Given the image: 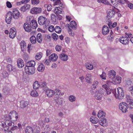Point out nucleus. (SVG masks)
Wrapping results in <instances>:
<instances>
[{
  "instance_id": "f257e3e1",
  "label": "nucleus",
  "mask_w": 133,
  "mask_h": 133,
  "mask_svg": "<svg viewBox=\"0 0 133 133\" xmlns=\"http://www.w3.org/2000/svg\"><path fill=\"white\" fill-rule=\"evenodd\" d=\"M38 22L40 25H44L46 27L48 26L50 24V22L49 20L45 17L42 16L39 17L38 19Z\"/></svg>"
},
{
  "instance_id": "f03ea898",
  "label": "nucleus",
  "mask_w": 133,
  "mask_h": 133,
  "mask_svg": "<svg viewBox=\"0 0 133 133\" xmlns=\"http://www.w3.org/2000/svg\"><path fill=\"white\" fill-rule=\"evenodd\" d=\"M117 93L115 91L114 93V95L117 98L119 99H122L124 96V92L122 88L118 87L117 89Z\"/></svg>"
},
{
  "instance_id": "7ed1b4c3",
  "label": "nucleus",
  "mask_w": 133,
  "mask_h": 133,
  "mask_svg": "<svg viewBox=\"0 0 133 133\" xmlns=\"http://www.w3.org/2000/svg\"><path fill=\"white\" fill-rule=\"evenodd\" d=\"M131 35H132L131 34L128 35V37L126 36L121 37L119 38V41L123 45L128 44L129 42V38H130Z\"/></svg>"
},
{
  "instance_id": "20e7f679",
  "label": "nucleus",
  "mask_w": 133,
  "mask_h": 133,
  "mask_svg": "<svg viewBox=\"0 0 133 133\" xmlns=\"http://www.w3.org/2000/svg\"><path fill=\"white\" fill-rule=\"evenodd\" d=\"M9 117L10 119L14 121H16L18 118V114L17 112L15 111H12L9 113Z\"/></svg>"
},
{
  "instance_id": "39448f33",
  "label": "nucleus",
  "mask_w": 133,
  "mask_h": 133,
  "mask_svg": "<svg viewBox=\"0 0 133 133\" xmlns=\"http://www.w3.org/2000/svg\"><path fill=\"white\" fill-rule=\"evenodd\" d=\"M119 108L120 110L123 113H126L128 111L127 110L129 108L128 105L125 103L122 102L119 104Z\"/></svg>"
},
{
  "instance_id": "423d86ee",
  "label": "nucleus",
  "mask_w": 133,
  "mask_h": 133,
  "mask_svg": "<svg viewBox=\"0 0 133 133\" xmlns=\"http://www.w3.org/2000/svg\"><path fill=\"white\" fill-rule=\"evenodd\" d=\"M14 123L11 121L9 120H6L4 123V125L3 126V129H2L1 130L2 131L6 130H8L9 129V127L11 126L12 125H13Z\"/></svg>"
},
{
  "instance_id": "0eeeda50",
  "label": "nucleus",
  "mask_w": 133,
  "mask_h": 133,
  "mask_svg": "<svg viewBox=\"0 0 133 133\" xmlns=\"http://www.w3.org/2000/svg\"><path fill=\"white\" fill-rule=\"evenodd\" d=\"M35 69L34 67H25V72L29 75L34 74L35 72Z\"/></svg>"
},
{
  "instance_id": "6e6552de",
  "label": "nucleus",
  "mask_w": 133,
  "mask_h": 133,
  "mask_svg": "<svg viewBox=\"0 0 133 133\" xmlns=\"http://www.w3.org/2000/svg\"><path fill=\"white\" fill-rule=\"evenodd\" d=\"M12 17V12L10 11L8 12L6 15L5 18V21L7 24L11 23Z\"/></svg>"
},
{
  "instance_id": "1a4fd4ad",
  "label": "nucleus",
  "mask_w": 133,
  "mask_h": 133,
  "mask_svg": "<svg viewBox=\"0 0 133 133\" xmlns=\"http://www.w3.org/2000/svg\"><path fill=\"white\" fill-rule=\"evenodd\" d=\"M12 13V16L15 19H17L21 16L20 13L17 9H14Z\"/></svg>"
},
{
  "instance_id": "9d476101",
  "label": "nucleus",
  "mask_w": 133,
  "mask_h": 133,
  "mask_svg": "<svg viewBox=\"0 0 133 133\" xmlns=\"http://www.w3.org/2000/svg\"><path fill=\"white\" fill-rule=\"evenodd\" d=\"M16 29L14 28H11L10 30L9 34V37L11 38H13L16 36Z\"/></svg>"
},
{
  "instance_id": "9b49d317",
  "label": "nucleus",
  "mask_w": 133,
  "mask_h": 133,
  "mask_svg": "<svg viewBox=\"0 0 133 133\" xmlns=\"http://www.w3.org/2000/svg\"><path fill=\"white\" fill-rule=\"evenodd\" d=\"M42 10L41 8L34 7L31 9L30 12L33 14H39L41 12Z\"/></svg>"
},
{
  "instance_id": "f8f14e48",
  "label": "nucleus",
  "mask_w": 133,
  "mask_h": 133,
  "mask_svg": "<svg viewBox=\"0 0 133 133\" xmlns=\"http://www.w3.org/2000/svg\"><path fill=\"white\" fill-rule=\"evenodd\" d=\"M24 28L25 30L27 32H30L32 30L31 26L28 23H26L23 25Z\"/></svg>"
},
{
  "instance_id": "ddd939ff",
  "label": "nucleus",
  "mask_w": 133,
  "mask_h": 133,
  "mask_svg": "<svg viewBox=\"0 0 133 133\" xmlns=\"http://www.w3.org/2000/svg\"><path fill=\"white\" fill-rule=\"evenodd\" d=\"M54 91L53 90L50 89L46 90L45 91V94L47 97H51L54 96Z\"/></svg>"
},
{
  "instance_id": "4468645a",
  "label": "nucleus",
  "mask_w": 133,
  "mask_h": 133,
  "mask_svg": "<svg viewBox=\"0 0 133 133\" xmlns=\"http://www.w3.org/2000/svg\"><path fill=\"white\" fill-rule=\"evenodd\" d=\"M110 32L109 28L107 26L104 25L102 28V33L103 35L108 34Z\"/></svg>"
},
{
  "instance_id": "2eb2a0df",
  "label": "nucleus",
  "mask_w": 133,
  "mask_h": 133,
  "mask_svg": "<svg viewBox=\"0 0 133 133\" xmlns=\"http://www.w3.org/2000/svg\"><path fill=\"white\" fill-rule=\"evenodd\" d=\"M130 96L127 97V102L129 104L128 105V107L130 109H133V100L131 99Z\"/></svg>"
},
{
  "instance_id": "dca6fc26",
  "label": "nucleus",
  "mask_w": 133,
  "mask_h": 133,
  "mask_svg": "<svg viewBox=\"0 0 133 133\" xmlns=\"http://www.w3.org/2000/svg\"><path fill=\"white\" fill-rule=\"evenodd\" d=\"M107 14V17L109 19L110 18L113 17L114 16L115 14V12L113 10H110L108 11Z\"/></svg>"
},
{
  "instance_id": "f3484780",
  "label": "nucleus",
  "mask_w": 133,
  "mask_h": 133,
  "mask_svg": "<svg viewBox=\"0 0 133 133\" xmlns=\"http://www.w3.org/2000/svg\"><path fill=\"white\" fill-rule=\"evenodd\" d=\"M17 66L19 68H22L24 65L23 61L21 58H18L17 61Z\"/></svg>"
},
{
  "instance_id": "a211bd4d",
  "label": "nucleus",
  "mask_w": 133,
  "mask_h": 133,
  "mask_svg": "<svg viewBox=\"0 0 133 133\" xmlns=\"http://www.w3.org/2000/svg\"><path fill=\"white\" fill-rule=\"evenodd\" d=\"M30 24L32 28L36 29L38 26L37 21L34 19L32 20L31 21Z\"/></svg>"
},
{
  "instance_id": "6ab92c4d",
  "label": "nucleus",
  "mask_w": 133,
  "mask_h": 133,
  "mask_svg": "<svg viewBox=\"0 0 133 133\" xmlns=\"http://www.w3.org/2000/svg\"><path fill=\"white\" fill-rule=\"evenodd\" d=\"M20 44L22 51L24 52L26 47L25 42L24 41H22L21 42Z\"/></svg>"
},
{
  "instance_id": "aec40b11",
  "label": "nucleus",
  "mask_w": 133,
  "mask_h": 133,
  "mask_svg": "<svg viewBox=\"0 0 133 133\" xmlns=\"http://www.w3.org/2000/svg\"><path fill=\"white\" fill-rule=\"evenodd\" d=\"M116 75V72L114 70H111L108 73V75L110 78H114Z\"/></svg>"
},
{
  "instance_id": "412c9836",
  "label": "nucleus",
  "mask_w": 133,
  "mask_h": 133,
  "mask_svg": "<svg viewBox=\"0 0 133 133\" xmlns=\"http://www.w3.org/2000/svg\"><path fill=\"white\" fill-rule=\"evenodd\" d=\"M58 57L57 55L55 53L51 54L49 57V59L52 61H55L57 59Z\"/></svg>"
},
{
  "instance_id": "4be33fe9",
  "label": "nucleus",
  "mask_w": 133,
  "mask_h": 133,
  "mask_svg": "<svg viewBox=\"0 0 133 133\" xmlns=\"http://www.w3.org/2000/svg\"><path fill=\"white\" fill-rule=\"evenodd\" d=\"M92 75L91 74H88L86 76V79L87 82L88 83H91L92 82Z\"/></svg>"
},
{
  "instance_id": "5701e85b",
  "label": "nucleus",
  "mask_w": 133,
  "mask_h": 133,
  "mask_svg": "<svg viewBox=\"0 0 133 133\" xmlns=\"http://www.w3.org/2000/svg\"><path fill=\"white\" fill-rule=\"evenodd\" d=\"M60 58L63 61H66L68 59V55L64 53L61 54L59 55Z\"/></svg>"
},
{
  "instance_id": "b1692460",
  "label": "nucleus",
  "mask_w": 133,
  "mask_h": 133,
  "mask_svg": "<svg viewBox=\"0 0 133 133\" xmlns=\"http://www.w3.org/2000/svg\"><path fill=\"white\" fill-rule=\"evenodd\" d=\"M30 8V6L29 4H26L22 6L20 10L21 11L24 12L27 10L29 9Z\"/></svg>"
},
{
  "instance_id": "393cba45",
  "label": "nucleus",
  "mask_w": 133,
  "mask_h": 133,
  "mask_svg": "<svg viewBox=\"0 0 133 133\" xmlns=\"http://www.w3.org/2000/svg\"><path fill=\"white\" fill-rule=\"evenodd\" d=\"M105 114L102 110H100L98 112L97 116L99 118H104Z\"/></svg>"
},
{
  "instance_id": "a878e982",
  "label": "nucleus",
  "mask_w": 133,
  "mask_h": 133,
  "mask_svg": "<svg viewBox=\"0 0 133 133\" xmlns=\"http://www.w3.org/2000/svg\"><path fill=\"white\" fill-rule=\"evenodd\" d=\"M36 40L39 43H41L43 41V36L41 33L37 34L36 36Z\"/></svg>"
},
{
  "instance_id": "bb28decb",
  "label": "nucleus",
  "mask_w": 133,
  "mask_h": 133,
  "mask_svg": "<svg viewBox=\"0 0 133 133\" xmlns=\"http://www.w3.org/2000/svg\"><path fill=\"white\" fill-rule=\"evenodd\" d=\"M35 64L36 63L34 61H31L26 63L25 67H34Z\"/></svg>"
},
{
  "instance_id": "cd10ccee",
  "label": "nucleus",
  "mask_w": 133,
  "mask_h": 133,
  "mask_svg": "<svg viewBox=\"0 0 133 133\" xmlns=\"http://www.w3.org/2000/svg\"><path fill=\"white\" fill-rule=\"evenodd\" d=\"M25 132V133H33V129L30 126H27L26 127Z\"/></svg>"
},
{
  "instance_id": "c85d7f7f",
  "label": "nucleus",
  "mask_w": 133,
  "mask_h": 133,
  "mask_svg": "<svg viewBox=\"0 0 133 133\" xmlns=\"http://www.w3.org/2000/svg\"><path fill=\"white\" fill-rule=\"evenodd\" d=\"M54 93L58 96H61L64 95V91H61L58 89H56L55 90Z\"/></svg>"
},
{
  "instance_id": "c756f323",
  "label": "nucleus",
  "mask_w": 133,
  "mask_h": 133,
  "mask_svg": "<svg viewBox=\"0 0 133 133\" xmlns=\"http://www.w3.org/2000/svg\"><path fill=\"white\" fill-rule=\"evenodd\" d=\"M90 120L91 122L94 124L97 123L98 121V118L95 116H91L90 118Z\"/></svg>"
},
{
  "instance_id": "7c9ffc66",
  "label": "nucleus",
  "mask_w": 133,
  "mask_h": 133,
  "mask_svg": "<svg viewBox=\"0 0 133 133\" xmlns=\"http://www.w3.org/2000/svg\"><path fill=\"white\" fill-rule=\"evenodd\" d=\"M45 69V66L42 63L40 64L39 65L37 69L39 72H42L44 71Z\"/></svg>"
},
{
  "instance_id": "2f4dec72",
  "label": "nucleus",
  "mask_w": 133,
  "mask_h": 133,
  "mask_svg": "<svg viewBox=\"0 0 133 133\" xmlns=\"http://www.w3.org/2000/svg\"><path fill=\"white\" fill-rule=\"evenodd\" d=\"M85 65L87 68L89 70H91L94 69L93 65L89 63H86Z\"/></svg>"
},
{
  "instance_id": "473e14b6",
  "label": "nucleus",
  "mask_w": 133,
  "mask_h": 133,
  "mask_svg": "<svg viewBox=\"0 0 133 133\" xmlns=\"http://www.w3.org/2000/svg\"><path fill=\"white\" fill-rule=\"evenodd\" d=\"M54 12L56 14H61L62 12V9L59 7H56L54 10Z\"/></svg>"
},
{
  "instance_id": "72a5a7b5",
  "label": "nucleus",
  "mask_w": 133,
  "mask_h": 133,
  "mask_svg": "<svg viewBox=\"0 0 133 133\" xmlns=\"http://www.w3.org/2000/svg\"><path fill=\"white\" fill-rule=\"evenodd\" d=\"M70 27L74 29H76L77 25L76 22L74 21H71L70 23Z\"/></svg>"
},
{
  "instance_id": "f704fd0d",
  "label": "nucleus",
  "mask_w": 133,
  "mask_h": 133,
  "mask_svg": "<svg viewBox=\"0 0 133 133\" xmlns=\"http://www.w3.org/2000/svg\"><path fill=\"white\" fill-rule=\"evenodd\" d=\"M40 86V85L37 81H36L34 83L33 87L34 89H38Z\"/></svg>"
},
{
  "instance_id": "c9c22d12",
  "label": "nucleus",
  "mask_w": 133,
  "mask_h": 133,
  "mask_svg": "<svg viewBox=\"0 0 133 133\" xmlns=\"http://www.w3.org/2000/svg\"><path fill=\"white\" fill-rule=\"evenodd\" d=\"M121 78L119 76H117L116 78L113 80L114 82L116 84H119L121 82Z\"/></svg>"
},
{
  "instance_id": "e433bc0d",
  "label": "nucleus",
  "mask_w": 133,
  "mask_h": 133,
  "mask_svg": "<svg viewBox=\"0 0 133 133\" xmlns=\"http://www.w3.org/2000/svg\"><path fill=\"white\" fill-rule=\"evenodd\" d=\"M29 104L28 101L22 102L21 103V107L22 108H24L27 106Z\"/></svg>"
},
{
  "instance_id": "4c0bfd02",
  "label": "nucleus",
  "mask_w": 133,
  "mask_h": 133,
  "mask_svg": "<svg viewBox=\"0 0 133 133\" xmlns=\"http://www.w3.org/2000/svg\"><path fill=\"white\" fill-rule=\"evenodd\" d=\"M43 54L42 52H40L37 53L35 56V58L37 60H39L42 57Z\"/></svg>"
},
{
  "instance_id": "58836bf2",
  "label": "nucleus",
  "mask_w": 133,
  "mask_h": 133,
  "mask_svg": "<svg viewBox=\"0 0 133 133\" xmlns=\"http://www.w3.org/2000/svg\"><path fill=\"white\" fill-rule=\"evenodd\" d=\"M30 40L31 43L35 44L36 42V39L34 36L32 35L30 37Z\"/></svg>"
},
{
  "instance_id": "ea45409f",
  "label": "nucleus",
  "mask_w": 133,
  "mask_h": 133,
  "mask_svg": "<svg viewBox=\"0 0 133 133\" xmlns=\"http://www.w3.org/2000/svg\"><path fill=\"white\" fill-rule=\"evenodd\" d=\"M55 31L57 33L59 34L61 32L62 29L59 26H56L55 28Z\"/></svg>"
},
{
  "instance_id": "a19ab883",
  "label": "nucleus",
  "mask_w": 133,
  "mask_h": 133,
  "mask_svg": "<svg viewBox=\"0 0 133 133\" xmlns=\"http://www.w3.org/2000/svg\"><path fill=\"white\" fill-rule=\"evenodd\" d=\"M30 95L32 97H36L38 95V94L36 90H33L31 91Z\"/></svg>"
},
{
  "instance_id": "79ce46f5",
  "label": "nucleus",
  "mask_w": 133,
  "mask_h": 133,
  "mask_svg": "<svg viewBox=\"0 0 133 133\" xmlns=\"http://www.w3.org/2000/svg\"><path fill=\"white\" fill-rule=\"evenodd\" d=\"M7 68L8 70L9 71H13L14 69V67L10 64H8L7 65Z\"/></svg>"
},
{
  "instance_id": "37998d69",
  "label": "nucleus",
  "mask_w": 133,
  "mask_h": 133,
  "mask_svg": "<svg viewBox=\"0 0 133 133\" xmlns=\"http://www.w3.org/2000/svg\"><path fill=\"white\" fill-rule=\"evenodd\" d=\"M97 1L98 3H102L105 4H109V2L107 0H97Z\"/></svg>"
},
{
  "instance_id": "c03bdc74",
  "label": "nucleus",
  "mask_w": 133,
  "mask_h": 133,
  "mask_svg": "<svg viewBox=\"0 0 133 133\" xmlns=\"http://www.w3.org/2000/svg\"><path fill=\"white\" fill-rule=\"evenodd\" d=\"M132 80H133V76L131 77L130 79H128L126 81V83L128 85H131L132 83H133V81H132Z\"/></svg>"
},
{
  "instance_id": "a18cd8bd",
  "label": "nucleus",
  "mask_w": 133,
  "mask_h": 133,
  "mask_svg": "<svg viewBox=\"0 0 133 133\" xmlns=\"http://www.w3.org/2000/svg\"><path fill=\"white\" fill-rule=\"evenodd\" d=\"M69 99L71 102H73L76 100V97L73 95H71L69 96Z\"/></svg>"
},
{
  "instance_id": "49530a36",
  "label": "nucleus",
  "mask_w": 133,
  "mask_h": 133,
  "mask_svg": "<svg viewBox=\"0 0 133 133\" xmlns=\"http://www.w3.org/2000/svg\"><path fill=\"white\" fill-rule=\"evenodd\" d=\"M98 83L96 81H95L94 82L93 84L92 85V87L93 89H95L98 86Z\"/></svg>"
},
{
  "instance_id": "de8ad7c7",
  "label": "nucleus",
  "mask_w": 133,
  "mask_h": 133,
  "mask_svg": "<svg viewBox=\"0 0 133 133\" xmlns=\"http://www.w3.org/2000/svg\"><path fill=\"white\" fill-rule=\"evenodd\" d=\"M101 120V122H100V124L102 126H104L103 125L104 124H105L106 123L107 120L105 118H103Z\"/></svg>"
},
{
  "instance_id": "09e8293b",
  "label": "nucleus",
  "mask_w": 133,
  "mask_h": 133,
  "mask_svg": "<svg viewBox=\"0 0 133 133\" xmlns=\"http://www.w3.org/2000/svg\"><path fill=\"white\" fill-rule=\"evenodd\" d=\"M30 1V0H22V1L17 3V4H26Z\"/></svg>"
},
{
  "instance_id": "8fccbe9b",
  "label": "nucleus",
  "mask_w": 133,
  "mask_h": 133,
  "mask_svg": "<svg viewBox=\"0 0 133 133\" xmlns=\"http://www.w3.org/2000/svg\"><path fill=\"white\" fill-rule=\"evenodd\" d=\"M48 30L50 32H52L55 31V28L53 25H51L48 27Z\"/></svg>"
},
{
  "instance_id": "3c124183",
  "label": "nucleus",
  "mask_w": 133,
  "mask_h": 133,
  "mask_svg": "<svg viewBox=\"0 0 133 133\" xmlns=\"http://www.w3.org/2000/svg\"><path fill=\"white\" fill-rule=\"evenodd\" d=\"M100 77L102 79L104 80L106 79V73L104 72H103L102 74L100 75Z\"/></svg>"
},
{
  "instance_id": "603ef678",
  "label": "nucleus",
  "mask_w": 133,
  "mask_h": 133,
  "mask_svg": "<svg viewBox=\"0 0 133 133\" xmlns=\"http://www.w3.org/2000/svg\"><path fill=\"white\" fill-rule=\"evenodd\" d=\"M52 36L54 40H57L58 38V36L55 33H54L52 35Z\"/></svg>"
},
{
  "instance_id": "864d4df0",
  "label": "nucleus",
  "mask_w": 133,
  "mask_h": 133,
  "mask_svg": "<svg viewBox=\"0 0 133 133\" xmlns=\"http://www.w3.org/2000/svg\"><path fill=\"white\" fill-rule=\"evenodd\" d=\"M55 49L57 51H60L61 50V46L59 45H57L55 47Z\"/></svg>"
},
{
  "instance_id": "5fc2aeb1",
  "label": "nucleus",
  "mask_w": 133,
  "mask_h": 133,
  "mask_svg": "<svg viewBox=\"0 0 133 133\" xmlns=\"http://www.w3.org/2000/svg\"><path fill=\"white\" fill-rule=\"evenodd\" d=\"M68 31L70 36H74V33L72 32V30L70 28H69Z\"/></svg>"
},
{
  "instance_id": "6e6d98bb",
  "label": "nucleus",
  "mask_w": 133,
  "mask_h": 133,
  "mask_svg": "<svg viewBox=\"0 0 133 133\" xmlns=\"http://www.w3.org/2000/svg\"><path fill=\"white\" fill-rule=\"evenodd\" d=\"M110 35L108 36V39L109 40H111L113 38V36L112 35L113 34V32H111V31L110 32Z\"/></svg>"
},
{
  "instance_id": "4d7b16f0",
  "label": "nucleus",
  "mask_w": 133,
  "mask_h": 133,
  "mask_svg": "<svg viewBox=\"0 0 133 133\" xmlns=\"http://www.w3.org/2000/svg\"><path fill=\"white\" fill-rule=\"evenodd\" d=\"M101 94L99 93L95 96V98L97 100H100L101 99Z\"/></svg>"
},
{
  "instance_id": "13d9d810",
  "label": "nucleus",
  "mask_w": 133,
  "mask_h": 133,
  "mask_svg": "<svg viewBox=\"0 0 133 133\" xmlns=\"http://www.w3.org/2000/svg\"><path fill=\"white\" fill-rule=\"evenodd\" d=\"M115 32L116 34H118L121 31L119 29L118 27H117L114 29Z\"/></svg>"
},
{
  "instance_id": "bf43d9fd",
  "label": "nucleus",
  "mask_w": 133,
  "mask_h": 133,
  "mask_svg": "<svg viewBox=\"0 0 133 133\" xmlns=\"http://www.w3.org/2000/svg\"><path fill=\"white\" fill-rule=\"evenodd\" d=\"M39 0H32L31 3L33 4H37L39 3Z\"/></svg>"
},
{
  "instance_id": "052dcab7",
  "label": "nucleus",
  "mask_w": 133,
  "mask_h": 133,
  "mask_svg": "<svg viewBox=\"0 0 133 133\" xmlns=\"http://www.w3.org/2000/svg\"><path fill=\"white\" fill-rule=\"evenodd\" d=\"M6 6L8 8H11L12 7V5L10 2L9 1L6 2Z\"/></svg>"
},
{
  "instance_id": "680f3d73",
  "label": "nucleus",
  "mask_w": 133,
  "mask_h": 133,
  "mask_svg": "<svg viewBox=\"0 0 133 133\" xmlns=\"http://www.w3.org/2000/svg\"><path fill=\"white\" fill-rule=\"evenodd\" d=\"M51 19L54 21H56L57 17L54 14L52 15L51 16Z\"/></svg>"
},
{
  "instance_id": "e2e57ef3",
  "label": "nucleus",
  "mask_w": 133,
  "mask_h": 133,
  "mask_svg": "<svg viewBox=\"0 0 133 133\" xmlns=\"http://www.w3.org/2000/svg\"><path fill=\"white\" fill-rule=\"evenodd\" d=\"M40 86L42 87H44L46 85V83L44 81H43L40 83Z\"/></svg>"
},
{
  "instance_id": "0e129e2a",
  "label": "nucleus",
  "mask_w": 133,
  "mask_h": 133,
  "mask_svg": "<svg viewBox=\"0 0 133 133\" xmlns=\"http://www.w3.org/2000/svg\"><path fill=\"white\" fill-rule=\"evenodd\" d=\"M65 42L67 44H69L70 43V39L68 37H66L65 38Z\"/></svg>"
},
{
  "instance_id": "69168bd1",
  "label": "nucleus",
  "mask_w": 133,
  "mask_h": 133,
  "mask_svg": "<svg viewBox=\"0 0 133 133\" xmlns=\"http://www.w3.org/2000/svg\"><path fill=\"white\" fill-rule=\"evenodd\" d=\"M44 63L46 65H49L50 63L51 62V61L50 59H46L44 60Z\"/></svg>"
},
{
  "instance_id": "338daca9",
  "label": "nucleus",
  "mask_w": 133,
  "mask_h": 133,
  "mask_svg": "<svg viewBox=\"0 0 133 133\" xmlns=\"http://www.w3.org/2000/svg\"><path fill=\"white\" fill-rule=\"evenodd\" d=\"M117 2L122 4H123L125 3L126 0H117Z\"/></svg>"
},
{
  "instance_id": "774afa93",
  "label": "nucleus",
  "mask_w": 133,
  "mask_h": 133,
  "mask_svg": "<svg viewBox=\"0 0 133 133\" xmlns=\"http://www.w3.org/2000/svg\"><path fill=\"white\" fill-rule=\"evenodd\" d=\"M52 8V5L50 4H49L48 5L47 9L48 11H50Z\"/></svg>"
}]
</instances>
